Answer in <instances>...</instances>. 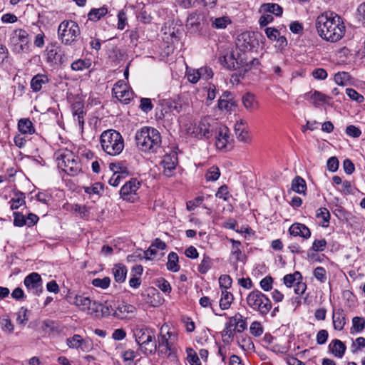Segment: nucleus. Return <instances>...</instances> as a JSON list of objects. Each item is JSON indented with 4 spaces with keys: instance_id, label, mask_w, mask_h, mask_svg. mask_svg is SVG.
I'll return each instance as SVG.
<instances>
[{
    "instance_id": "20",
    "label": "nucleus",
    "mask_w": 365,
    "mask_h": 365,
    "mask_svg": "<svg viewBox=\"0 0 365 365\" xmlns=\"http://www.w3.org/2000/svg\"><path fill=\"white\" fill-rule=\"evenodd\" d=\"M289 232L294 237H301L304 239H309L311 237L310 230L304 224L294 223L289 229Z\"/></svg>"
},
{
    "instance_id": "26",
    "label": "nucleus",
    "mask_w": 365,
    "mask_h": 365,
    "mask_svg": "<svg viewBox=\"0 0 365 365\" xmlns=\"http://www.w3.org/2000/svg\"><path fill=\"white\" fill-rule=\"evenodd\" d=\"M47 53V61L51 63H57L60 64L63 63V57L58 53V47L56 46V45H51V46L47 47L46 50Z\"/></svg>"
},
{
    "instance_id": "52",
    "label": "nucleus",
    "mask_w": 365,
    "mask_h": 365,
    "mask_svg": "<svg viewBox=\"0 0 365 365\" xmlns=\"http://www.w3.org/2000/svg\"><path fill=\"white\" fill-rule=\"evenodd\" d=\"M212 261L211 259L206 255H204L201 263L198 266V271L201 274H205L211 267Z\"/></svg>"
},
{
    "instance_id": "36",
    "label": "nucleus",
    "mask_w": 365,
    "mask_h": 365,
    "mask_svg": "<svg viewBox=\"0 0 365 365\" xmlns=\"http://www.w3.org/2000/svg\"><path fill=\"white\" fill-rule=\"evenodd\" d=\"M92 65L90 58L78 59L71 63V68L75 71H82L89 68Z\"/></svg>"
},
{
    "instance_id": "62",
    "label": "nucleus",
    "mask_w": 365,
    "mask_h": 365,
    "mask_svg": "<svg viewBox=\"0 0 365 365\" xmlns=\"http://www.w3.org/2000/svg\"><path fill=\"white\" fill-rule=\"evenodd\" d=\"M312 76L317 80H324L327 78V72L322 68H315L312 72Z\"/></svg>"
},
{
    "instance_id": "22",
    "label": "nucleus",
    "mask_w": 365,
    "mask_h": 365,
    "mask_svg": "<svg viewBox=\"0 0 365 365\" xmlns=\"http://www.w3.org/2000/svg\"><path fill=\"white\" fill-rule=\"evenodd\" d=\"M71 108L74 120L78 121L79 127L83 130L84 116L86 115L84 105L81 102L78 101L73 103Z\"/></svg>"
},
{
    "instance_id": "19",
    "label": "nucleus",
    "mask_w": 365,
    "mask_h": 365,
    "mask_svg": "<svg viewBox=\"0 0 365 365\" xmlns=\"http://www.w3.org/2000/svg\"><path fill=\"white\" fill-rule=\"evenodd\" d=\"M177 154L172 153L163 156L161 165L164 169L163 173L166 176H170L171 173L175 169L177 165Z\"/></svg>"
},
{
    "instance_id": "61",
    "label": "nucleus",
    "mask_w": 365,
    "mask_h": 365,
    "mask_svg": "<svg viewBox=\"0 0 365 365\" xmlns=\"http://www.w3.org/2000/svg\"><path fill=\"white\" fill-rule=\"evenodd\" d=\"M14 225L16 227H23L24 225H26V220L21 213L19 212H14Z\"/></svg>"
},
{
    "instance_id": "28",
    "label": "nucleus",
    "mask_w": 365,
    "mask_h": 365,
    "mask_svg": "<svg viewBox=\"0 0 365 365\" xmlns=\"http://www.w3.org/2000/svg\"><path fill=\"white\" fill-rule=\"evenodd\" d=\"M18 129L24 135H31L35 133L33 123L29 118H21L18 122Z\"/></svg>"
},
{
    "instance_id": "1",
    "label": "nucleus",
    "mask_w": 365,
    "mask_h": 365,
    "mask_svg": "<svg viewBox=\"0 0 365 365\" xmlns=\"http://www.w3.org/2000/svg\"><path fill=\"white\" fill-rule=\"evenodd\" d=\"M315 26L319 36L327 41L337 42L345 34L346 27L342 19L334 13L319 15Z\"/></svg>"
},
{
    "instance_id": "55",
    "label": "nucleus",
    "mask_w": 365,
    "mask_h": 365,
    "mask_svg": "<svg viewBox=\"0 0 365 365\" xmlns=\"http://www.w3.org/2000/svg\"><path fill=\"white\" fill-rule=\"evenodd\" d=\"M314 277L321 283H324L327 281V271L322 267H317L313 272Z\"/></svg>"
},
{
    "instance_id": "21",
    "label": "nucleus",
    "mask_w": 365,
    "mask_h": 365,
    "mask_svg": "<svg viewBox=\"0 0 365 365\" xmlns=\"http://www.w3.org/2000/svg\"><path fill=\"white\" fill-rule=\"evenodd\" d=\"M135 311L136 308L133 305L121 302L115 307L113 315L123 319L126 318L128 314L135 313Z\"/></svg>"
},
{
    "instance_id": "53",
    "label": "nucleus",
    "mask_w": 365,
    "mask_h": 365,
    "mask_svg": "<svg viewBox=\"0 0 365 365\" xmlns=\"http://www.w3.org/2000/svg\"><path fill=\"white\" fill-rule=\"evenodd\" d=\"M186 76L187 77V80L193 84L197 83L200 78V76L198 69H192V68H187Z\"/></svg>"
},
{
    "instance_id": "56",
    "label": "nucleus",
    "mask_w": 365,
    "mask_h": 365,
    "mask_svg": "<svg viewBox=\"0 0 365 365\" xmlns=\"http://www.w3.org/2000/svg\"><path fill=\"white\" fill-rule=\"evenodd\" d=\"M110 168L113 171V173L120 174L121 175V178H125L129 174L127 168L117 165L115 163H110Z\"/></svg>"
},
{
    "instance_id": "5",
    "label": "nucleus",
    "mask_w": 365,
    "mask_h": 365,
    "mask_svg": "<svg viewBox=\"0 0 365 365\" xmlns=\"http://www.w3.org/2000/svg\"><path fill=\"white\" fill-rule=\"evenodd\" d=\"M246 302L252 310L257 312L262 317L266 316L272 309L270 299L257 289H255L248 294Z\"/></svg>"
},
{
    "instance_id": "25",
    "label": "nucleus",
    "mask_w": 365,
    "mask_h": 365,
    "mask_svg": "<svg viewBox=\"0 0 365 365\" xmlns=\"http://www.w3.org/2000/svg\"><path fill=\"white\" fill-rule=\"evenodd\" d=\"M66 344L71 349H81L82 351H87L86 341L81 335L74 334L66 339Z\"/></svg>"
},
{
    "instance_id": "23",
    "label": "nucleus",
    "mask_w": 365,
    "mask_h": 365,
    "mask_svg": "<svg viewBox=\"0 0 365 365\" xmlns=\"http://www.w3.org/2000/svg\"><path fill=\"white\" fill-rule=\"evenodd\" d=\"M228 276L222 275L219 278V284L222 289V298L220 302V307L221 309H228V286L227 285V281Z\"/></svg>"
},
{
    "instance_id": "14",
    "label": "nucleus",
    "mask_w": 365,
    "mask_h": 365,
    "mask_svg": "<svg viewBox=\"0 0 365 365\" xmlns=\"http://www.w3.org/2000/svg\"><path fill=\"white\" fill-rule=\"evenodd\" d=\"M203 19L202 15L197 11L191 13L187 19L185 25L188 31L190 33L199 32L202 28Z\"/></svg>"
},
{
    "instance_id": "29",
    "label": "nucleus",
    "mask_w": 365,
    "mask_h": 365,
    "mask_svg": "<svg viewBox=\"0 0 365 365\" xmlns=\"http://www.w3.org/2000/svg\"><path fill=\"white\" fill-rule=\"evenodd\" d=\"M48 82V78L46 75L37 74L34 76L31 81V88L34 92H38L43 85Z\"/></svg>"
},
{
    "instance_id": "37",
    "label": "nucleus",
    "mask_w": 365,
    "mask_h": 365,
    "mask_svg": "<svg viewBox=\"0 0 365 365\" xmlns=\"http://www.w3.org/2000/svg\"><path fill=\"white\" fill-rule=\"evenodd\" d=\"M178 255L174 252L169 253L168 257L167 269L173 272H176L180 270V266L178 264Z\"/></svg>"
},
{
    "instance_id": "3",
    "label": "nucleus",
    "mask_w": 365,
    "mask_h": 365,
    "mask_svg": "<svg viewBox=\"0 0 365 365\" xmlns=\"http://www.w3.org/2000/svg\"><path fill=\"white\" fill-rule=\"evenodd\" d=\"M103 150L108 155L115 156L121 153L124 148V140L121 134L113 129L103 131L100 137Z\"/></svg>"
},
{
    "instance_id": "12",
    "label": "nucleus",
    "mask_w": 365,
    "mask_h": 365,
    "mask_svg": "<svg viewBox=\"0 0 365 365\" xmlns=\"http://www.w3.org/2000/svg\"><path fill=\"white\" fill-rule=\"evenodd\" d=\"M24 284L28 291L34 295L38 296L43 291L42 279L37 272H32L27 275L24 280Z\"/></svg>"
},
{
    "instance_id": "11",
    "label": "nucleus",
    "mask_w": 365,
    "mask_h": 365,
    "mask_svg": "<svg viewBox=\"0 0 365 365\" xmlns=\"http://www.w3.org/2000/svg\"><path fill=\"white\" fill-rule=\"evenodd\" d=\"M140 182L135 178H132L121 187L120 190V197L124 200L133 202L136 199V191L140 188Z\"/></svg>"
},
{
    "instance_id": "46",
    "label": "nucleus",
    "mask_w": 365,
    "mask_h": 365,
    "mask_svg": "<svg viewBox=\"0 0 365 365\" xmlns=\"http://www.w3.org/2000/svg\"><path fill=\"white\" fill-rule=\"evenodd\" d=\"M197 133L206 139H208L212 136L210 125L204 120L200 122L197 127Z\"/></svg>"
},
{
    "instance_id": "54",
    "label": "nucleus",
    "mask_w": 365,
    "mask_h": 365,
    "mask_svg": "<svg viewBox=\"0 0 365 365\" xmlns=\"http://www.w3.org/2000/svg\"><path fill=\"white\" fill-rule=\"evenodd\" d=\"M346 93L350 99L357 103H362L364 101V97L359 93L356 90L351 88L346 89Z\"/></svg>"
},
{
    "instance_id": "27",
    "label": "nucleus",
    "mask_w": 365,
    "mask_h": 365,
    "mask_svg": "<svg viewBox=\"0 0 365 365\" xmlns=\"http://www.w3.org/2000/svg\"><path fill=\"white\" fill-rule=\"evenodd\" d=\"M242 101L245 108L250 111H254L259 108V103L255 95L251 93H246L242 96Z\"/></svg>"
},
{
    "instance_id": "24",
    "label": "nucleus",
    "mask_w": 365,
    "mask_h": 365,
    "mask_svg": "<svg viewBox=\"0 0 365 365\" xmlns=\"http://www.w3.org/2000/svg\"><path fill=\"white\" fill-rule=\"evenodd\" d=\"M328 349L329 352H331L335 357L342 358L346 347L341 340L334 339L330 342Z\"/></svg>"
},
{
    "instance_id": "45",
    "label": "nucleus",
    "mask_w": 365,
    "mask_h": 365,
    "mask_svg": "<svg viewBox=\"0 0 365 365\" xmlns=\"http://www.w3.org/2000/svg\"><path fill=\"white\" fill-rule=\"evenodd\" d=\"M311 99L312 100L313 104L315 107H318L322 103H327L330 97L319 92L315 91L311 95Z\"/></svg>"
},
{
    "instance_id": "47",
    "label": "nucleus",
    "mask_w": 365,
    "mask_h": 365,
    "mask_svg": "<svg viewBox=\"0 0 365 365\" xmlns=\"http://www.w3.org/2000/svg\"><path fill=\"white\" fill-rule=\"evenodd\" d=\"M230 242H232V255L235 257L236 261L240 260L242 257L241 252V242L234 239H230Z\"/></svg>"
},
{
    "instance_id": "60",
    "label": "nucleus",
    "mask_w": 365,
    "mask_h": 365,
    "mask_svg": "<svg viewBox=\"0 0 365 365\" xmlns=\"http://www.w3.org/2000/svg\"><path fill=\"white\" fill-rule=\"evenodd\" d=\"M272 283L273 279L269 276H267L260 281L259 284L264 291L268 292L272 289Z\"/></svg>"
},
{
    "instance_id": "38",
    "label": "nucleus",
    "mask_w": 365,
    "mask_h": 365,
    "mask_svg": "<svg viewBox=\"0 0 365 365\" xmlns=\"http://www.w3.org/2000/svg\"><path fill=\"white\" fill-rule=\"evenodd\" d=\"M316 217L322 218L321 225L323 227H327L329 225L330 212L326 207H320L316 212Z\"/></svg>"
},
{
    "instance_id": "59",
    "label": "nucleus",
    "mask_w": 365,
    "mask_h": 365,
    "mask_svg": "<svg viewBox=\"0 0 365 365\" xmlns=\"http://www.w3.org/2000/svg\"><path fill=\"white\" fill-rule=\"evenodd\" d=\"M220 173L217 167L210 168L206 173V178L207 180L215 181L220 177Z\"/></svg>"
},
{
    "instance_id": "40",
    "label": "nucleus",
    "mask_w": 365,
    "mask_h": 365,
    "mask_svg": "<svg viewBox=\"0 0 365 365\" xmlns=\"http://www.w3.org/2000/svg\"><path fill=\"white\" fill-rule=\"evenodd\" d=\"M298 280H302V276L298 271L294 272L293 274H286L283 278L284 283L287 287L294 286Z\"/></svg>"
},
{
    "instance_id": "32",
    "label": "nucleus",
    "mask_w": 365,
    "mask_h": 365,
    "mask_svg": "<svg viewBox=\"0 0 365 365\" xmlns=\"http://www.w3.org/2000/svg\"><path fill=\"white\" fill-rule=\"evenodd\" d=\"M292 190L298 194L305 195L307 191L305 180L300 176H296L292 181Z\"/></svg>"
},
{
    "instance_id": "41",
    "label": "nucleus",
    "mask_w": 365,
    "mask_h": 365,
    "mask_svg": "<svg viewBox=\"0 0 365 365\" xmlns=\"http://www.w3.org/2000/svg\"><path fill=\"white\" fill-rule=\"evenodd\" d=\"M108 9L106 7L103 6L98 9H92L88 14V19L92 21H97L101 17L106 15Z\"/></svg>"
},
{
    "instance_id": "39",
    "label": "nucleus",
    "mask_w": 365,
    "mask_h": 365,
    "mask_svg": "<svg viewBox=\"0 0 365 365\" xmlns=\"http://www.w3.org/2000/svg\"><path fill=\"white\" fill-rule=\"evenodd\" d=\"M365 328V319L361 317H354L352 319L351 333H360Z\"/></svg>"
},
{
    "instance_id": "10",
    "label": "nucleus",
    "mask_w": 365,
    "mask_h": 365,
    "mask_svg": "<svg viewBox=\"0 0 365 365\" xmlns=\"http://www.w3.org/2000/svg\"><path fill=\"white\" fill-rule=\"evenodd\" d=\"M259 65V61L257 58H253L247 62L245 56V53L239 54L235 57L234 54L230 56V69L232 67L235 70L242 68L244 71H247L253 66Z\"/></svg>"
},
{
    "instance_id": "15",
    "label": "nucleus",
    "mask_w": 365,
    "mask_h": 365,
    "mask_svg": "<svg viewBox=\"0 0 365 365\" xmlns=\"http://www.w3.org/2000/svg\"><path fill=\"white\" fill-rule=\"evenodd\" d=\"M234 132L239 141L246 143L251 141V136L248 130V126L244 120L240 119L239 121H237L234 126Z\"/></svg>"
},
{
    "instance_id": "30",
    "label": "nucleus",
    "mask_w": 365,
    "mask_h": 365,
    "mask_svg": "<svg viewBox=\"0 0 365 365\" xmlns=\"http://www.w3.org/2000/svg\"><path fill=\"white\" fill-rule=\"evenodd\" d=\"M115 281L118 283H123L126 279L127 268L125 266L119 264H115L112 269Z\"/></svg>"
},
{
    "instance_id": "48",
    "label": "nucleus",
    "mask_w": 365,
    "mask_h": 365,
    "mask_svg": "<svg viewBox=\"0 0 365 365\" xmlns=\"http://www.w3.org/2000/svg\"><path fill=\"white\" fill-rule=\"evenodd\" d=\"M265 34L267 38L271 41H278L281 42L286 41V38L284 37L278 38L279 36V31L277 29L267 27L265 29Z\"/></svg>"
},
{
    "instance_id": "33",
    "label": "nucleus",
    "mask_w": 365,
    "mask_h": 365,
    "mask_svg": "<svg viewBox=\"0 0 365 365\" xmlns=\"http://www.w3.org/2000/svg\"><path fill=\"white\" fill-rule=\"evenodd\" d=\"M228 143V128L226 126L219 130L216 136V147L218 149H223Z\"/></svg>"
},
{
    "instance_id": "64",
    "label": "nucleus",
    "mask_w": 365,
    "mask_h": 365,
    "mask_svg": "<svg viewBox=\"0 0 365 365\" xmlns=\"http://www.w3.org/2000/svg\"><path fill=\"white\" fill-rule=\"evenodd\" d=\"M187 361L190 365L201 364L199 357L191 349H190V351H187Z\"/></svg>"
},
{
    "instance_id": "13",
    "label": "nucleus",
    "mask_w": 365,
    "mask_h": 365,
    "mask_svg": "<svg viewBox=\"0 0 365 365\" xmlns=\"http://www.w3.org/2000/svg\"><path fill=\"white\" fill-rule=\"evenodd\" d=\"M155 331L148 327L136 328L134 331L136 342L141 346L148 345L153 339Z\"/></svg>"
},
{
    "instance_id": "50",
    "label": "nucleus",
    "mask_w": 365,
    "mask_h": 365,
    "mask_svg": "<svg viewBox=\"0 0 365 365\" xmlns=\"http://www.w3.org/2000/svg\"><path fill=\"white\" fill-rule=\"evenodd\" d=\"M264 329L262 324L259 322H253L250 327V332L254 336H259L263 334Z\"/></svg>"
},
{
    "instance_id": "7",
    "label": "nucleus",
    "mask_w": 365,
    "mask_h": 365,
    "mask_svg": "<svg viewBox=\"0 0 365 365\" xmlns=\"http://www.w3.org/2000/svg\"><path fill=\"white\" fill-rule=\"evenodd\" d=\"M58 160V167L69 175L75 176L81 170L80 160L72 152L61 154Z\"/></svg>"
},
{
    "instance_id": "57",
    "label": "nucleus",
    "mask_w": 365,
    "mask_h": 365,
    "mask_svg": "<svg viewBox=\"0 0 365 365\" xmlns=\"http://www.w3.org/2000/svg\"><path fill=\"white\" fill-rule=\"evenodd\" d=\"M140 108L144 113H148L151 111L153 108L151 99L148 98H143L140 99Z\"/></svg>"
},
{
    "instance_id": "16",
    "label": "nucleus",
    "mask_w": 365,
    "mask_h": 365,
    "mask_svg": "<svg viewBox=\"0 0 365 365\" xmlns=\"http://www.w3.org/2000/svg\"><path fill=\"white\" fill-rule=\"evenodd\" d=\"M158 347L162 348L160 350L161 352L167 353L171 350V345L165 334H160L158 336L157 341L152 344L150 349L145 348L144 354H146L147 351H148L149 354H153L156 352Z\"/></svg>"
},
{
    "instance_id": "51",
    "label": "nucleus",
    "mask_w": 365,
    "mask_h": 365,
    "mask_svg": "<svg viewBox=\"0 0 365 365\" xmlns=\"http://www.w3.org/2000/svg\"><path fill=\"white\" fill-rule=\"evenodd\" d=\"M110 284V279L108 277H105L103 279L95 278L92 280V284L94 287H99L101 289H107Z\"/></svg>"
},
{
    "instance_id": "34",
    "label": "nucleus",
    "mask_w": 365,
    "mask_h": 365,
    "mask_svg": "<svg viewBox=\"0 0 365 365\" xmlns=\"http://www.w3.org/2000/svg\"><path fill=\"white\" fill-rule=\"evenodd\" d=\"M220 334L224 344L218 346V354L222 356V359L224 361L226 358L227 353L226 345L228 344V322L225 324V329Z\"/></svg>"
},
{
    "instance_id": "17",
    "label": "nucleus",
    "mask_w": 365,
    "mask_h": 365,
    "mask_svg": "<svg viewBox=\"0 0 365 365\" xmlns=\"http://www.w3.org/2000/svg\"><path fill=\"white\" fill-rule=\"evenodd\" d=\"M247 329L246 319L237 313L230 317V335L234 333H241Z\"/></svg>"
},
{
    "instance_id": "9",
    "label": "nucleus",
    "mask_w": 365,
    "mask_h": 365,
    "mask_svg": "<svg viewBox=\"0 0 365 365\" xmlns=\"http://www.w3.org/2000/svg\"><path fill=\"white\" fill-rule=\"evenodd\" d=\"M73 303L80 310L88 314L98 312L101 306L99 303L92 301L88 297L83 295H76Z\"/></svg>"
},
{
    "instance_id": "8",
    "label": "nucleus",
    "mask_w": 365,
    "mask_h": 365,
    "mask_svg": "<svg viewBox=\"0 0 365 365\" xmlns=\"http://www.w3.org/2000/svg\"><path fill=\"white\" fill-rule=\"evenodd\" d=\"M236 46L243 52L252 51L258 44L256 34L252 31H245L237 35Z\"/></svg>"
},
{
    "instance_id": "44",
    "label": "nucleus",
    "mask_w": 365,
    "mask_h": 365,
    "mask_svg": "<svg viewBox=\"0 0 365 365\" xmlns=\"http://www.w3.org/2000/svg\"><path fill=\"white\" fill-rule=\"evenodd\" d=\"M334 79L337 85L344 86L349 83L351 76L348 72L341 71L336 73Z\"/></svg>"
},
{
    "instance_id": "6",
    "label": "nucleus",
    "mask_w": 365,
    "mask_h": 365,
    "mask_svg": "<svg viewBox=\"0 0 365 365\" xmlns=\"http://www.w3.org/2000/svg\"><path fill=\"white\" fill-rule=\"evenodd\" d=\"M9 46L13 53L21 54L30 51L29 33L23 29H14L9 36Z\"/></svg>"
},
{
    "instance_id": "58",
    "label": "nucleus",
    "mask_w": 365,
    "mask_h": 365,
    "mask_svg": "<svg viewBox=\"0 0 365 365\" xmlns=\"http://www.w3.org/2000/svg\"><path fill=\"white\" fill-rule=\"evenodd\" d=\"M103 190V185L101 182H96L91 187H85V192L88 194L100 195Z\"/></svg>"
},
{
    "instance_id": "31",
    "label": "nucleus",
    "mask_w": 365,
    "mask_h": 365,
    "mask_svg": "<svg viewBox=\"0 0 365 365\" xmlns=\"http://www.w3.org/2000/svg\"><path fill=\"white\" fill-rule=\"evenodd\" d=\"M260 11L263 13H269V14H273L277 16H279L282 14L283 9L277 4L275 3H267L263 4L260 7Z\"/></svg>"
},
{
    "instance_id": "4",
    "label": "nucleus",
    "mask_w": 365,
    "mask_h": 365,
    "mask_svg": "<svg viewBox=\"0 0 365 365\" xmlns=\"http://www.w3.org/2000/svg\"><path fill=\"white\" fill-rule=\"evenodd\" d=\"M81 36L78 24L72 20H64L58 27V38L66 46H73Z\"/></svg>"
},
{
    "instance_id": "35",
    "label": "nucleus",
    "mask_w": 365,
    "mask_h": 365,
    "mask_svg": "<svg viewBox=\"0 0 365 365\" xmlns=\"http://www.w3.org/2000/svg\"><path fill=\"white\" fill-rule=\"evenodd\" d=\"M136 18L143 24H148L151 21L152 17L146 11L145 4H140L138 5L136 11Z\"/></svg>"
},
{
    "instance_id": "49",
    "label": "nucleus",
    "mask_w": 365,
    "mask_h": 365,
    "mask_svg": "<svg viewBox=\"0 0 365 365\" xmlns=\"http://www.w3.org/2000/svg\"><path fill=\"white\" fill-rule=\"evenodd\" d=\"M114 97L121 103L128 104L133 98V92L129 91L128 88H127L125 90H123L121 93H118L114 96Z\"/></svg>"
},
{
    "instance_id": "63",
    "label": "nucleus",
    "mask_w": 365,
    "mask_h": 365,
    "mask_svg": "<svg viewBox=\"0 0 365 365\" xmlns=\"http://www.w3.org/2000/svg\"><path fill=\"white\" fill-rule=\"evenodd\" d=\"M346 133L350 137L359 138L361 134V131L355 125H350L346 127Z\"/></svg>"
},
{
    "instance_id": "42",
    "label": "nucleus",
    "mask_w": 365,
    "mask_h": 365,
    "mask_svg": "<svg viewBox=\"0 0 365 365\" xmlns=\"http://www.w3.org/2000/svg\"><path fill=\"white\" fill-rule=\"evenodd\" d=\"M237 344L244 351H252L255 349L254 343L248 336L238 337Z\"/></svg>"
},
{
    "instance_id": "18",
    "label": "nucleus",
    "mask_w": 365,
    "mask_h": 365,
    "mask_svg": "<svg viewBox=\"0 0 365 365\" xmlns=\"http://www.w3.org/2000/svg\"><path fill=\"white\" fill-rule=\"evenodd\" d=\"M333 327L335 330L341 331L346 323V314L341 308L333 309L332 313Z\"/></svg>"
},
{
    "instance_id": "2",
    "label": "nucleus",
    "mask_w": 365,
    "mask_h": 365,
    "mask_svg": "<svg viewBox=\"0 0 365 365\" xmlns=\"http://www.w3.org/2000/svg\"><path fill=\"white\" fill-rule=\"evenodd\" d=\"M137 147L143 152L156 153L161 148L162 139L160 132L152 127H143L135 133Z\"/></svg>"
},
{
    "instance_id": "43",
    "label": "nucleus",
    "mask_w": 365,
    "mask_h": 365,
    "mask_svg": "<svg viewBox=\"0 0 365 365\" xmlns=\"http://www.w3.org/2000/svg\"><path fill=\"white\" fill-rule=\"evenodd\" d=\"M11 210H16L21 205L25 203V195L23 192H19L15 194V197L9 202Z\"/></svg>"
}]
</instances>
